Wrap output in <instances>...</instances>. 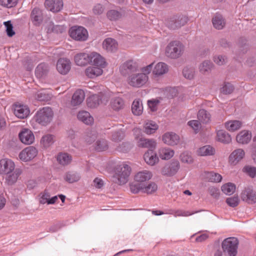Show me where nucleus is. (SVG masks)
<instances>
[{
	"label": "nucleus",
	"mask_w": 256,
	"mask_h": 256,
	"mask_svg": "<svg viewBox=\"0 0 256 256\" xmlns=\"http://www.w3.org/2000/svg\"><path fill=\"white\" fill-rule=\"evenodd\" d=\"M131 171L130 166L126 162L116 165L114 169L112 181L119 185L126 184L128 180Z\"/></svg>",
	"instance_id": "nucleus-1"
},
{
	"label": "nucleus",
	"mask_w": 256,
	"mask_h": 256,
	"mask_svg": "<svg viewBox=\"0 0 256 256\" xmlns=\"http://www.w3.org/2000/svg\"><path fill=\"white\" fill-rule=\"evenodd\" d=\"M91 64L103 69L107 66L105 58L100 54L92 52L89 53H81V66Z\"/></svg>",
	"instance_id": "nucleus-2"
},
{
	"label": "nucleus",
	"mask_w": 256,
	"mask_h": 256,
	"mask_svg": "<svg viewBox=\"0 0 256 256\" xmlns=\"http://www.w3.org/2000/svg\"><path fill=\"white\" fill-rule=\"evenodd\" d=\"M184 50V46L180 42L173 40L166 46L164 54L169 58L176 60L182 56Z\"/></svg>",
	"instance_id": "nucleus-3"
},
{
	"label": "nucleus",
	"mask_w": 256,
	"mask_h": 256,
	"mask_svg": "<svg viewBox=\"0 0 256 256\" xmlns=\"http://www.w3.org/2000/svg\"><path fill=\"white\" fill-rule=\"evenodd\" d=\"M54 117V112L50 107H44L39 110L34 116L36 122L42 126H46L50 124Z\"/></svg>",
	"instance_id": "nucleus-4"
},
{
	"label": "nucleus",
	"mask_w": 256,
	"mask_h": 256,
	"mask_svg": "<svg viewBox=\"0 0 256 256\" xmlns=\"http://www.w3.org/2000/svg\"><path fill=\"white\" fill-rule=\"evenodd\" d=\"M130 191L133 194L142 192L148 194H152L156 192L158 190V185L153 182L141 184H130Z\"/></svg>",
	"instance_id": "nucleus-5"
},
{
	"label": "nucleus",
	"mask_w": 256,
	"mask_h": 256,
	"mask_svg": "<svg viewBox=\"0 0 256 256\" xmlns=\"http://www.w3.org/2000/svg\"><path fill=\"white\" fill-rule=\"evenodd\" d=\"M148 80V76L140 72L131 73L128 77L127 82L132 87L140 88L144 86Z\"/></svg>",
	"instance_id": "nucleus-6"
},
{
	"label": "nucleus",
	"mask_w": 256,
	"mask_h": 256,
	"mask_svg": "<svg viewBox=\"0 0 256 256\" xmlns=\"http://www.w3.org/2000/svg\"><path fill=\"white\" fill-rule=\"evenodd\" d=\"M238 241L234 237L225 239L222 242V246L223 251L228 256H236L238 252Z\"/></svg>",
	"instance_id": "nucleus-7"
},
{
	"label": "nucleus",
	"mask_w": 256,
	"mask_h": 256,
	"mask_svg": "<svg viewBox=\"0 0 256 256\" xmlns=\"http://www.w3.org/2000/svg\"><path fill=\"white\" fill-rule=\"evenodd\" d=\"M133 132L138 146L149 149H154L156 148V142L154 140L146 138L143 137L139 138L138 135L141 133L140 130L139 128H134Z\"/></svg>",
	"instance_id": "nucleus-8"
},
{
	"label": "nucleus",
	"mask_w": 256,
	"mask_h": 256,
	"mask_svg": "<svg viewBox=\"0 0 256 256\" xmlns=\"http://www.w3.org/2000/svg\"><path fill=\"white\" fill-rule=\"evenodd\" d=\"M108 101V96L104 94H100L90 96L86 100V104L88 107L94 108L100 104H106Z\"/></svg>",
	"instance_id": "nucleus-9"
},
{
	"label": "nucleus",
	"mask_w": 256,
	"mask_h": 256,
	"mask_svg": "<svg viewBox=\"0 0 256 256\" xmlns=\"http://www.w3.org/2000/svg\"><path fill=\"white\" fill-rule=\"evenodd\" d=\"M152 173L148 170H142L136 174L134 176V182L130 184H144L146 182L151 180Z\"/></svg>",
	"instance_id": "nucleus-10"
},
{
	"label": "nucleus",
	"mask_w": 256,
	"mask_h": 256,
	"mask_svg": "<svg viewBox=\"0 0 256 256\" xmlns=\"http://www.w3.org/2000/svg\"><path fill=\"white\" fill-rule=\"evenodd\" d=\"M180 167V163L178 160L173 161L162 168L161 174L164 176H172L177 173Z\"/></svg>",
	"instance_id": "nucleus-11"
},
{
	"label": "nucleus",
	"mask_w": 256,
	"mask_h": 256,
	"mask_svg": "<svg viewBox=\"0 0 256 256\" xmlns=\"http://www.w3.org/2000/svg\"><path fill=\"white\" fill-rule=\"evenodd\" d=\"M80 106V91L76 90L73 94L70 103L69 105V108L71 110V114H77V118L78 120L80 119L79 114L80 110L76 112V110L78 109Z\"/></svg>",
	"instance_id": "nucleus-12"
},
{
	"label": "nucleus",
	"mask_w": 256,
	"mask_h": 256,
	"mask_svg": "<svg viewBox=\"0 0 256 256\" xmlns=\"http://www.w3.org/2000/svg\"><path fill=\"white\" fill-rule=\"evenodd\" d=\"M187 22V18L183 16H174L170 18L168 22V26L172 29L178 28L184 25Z\"/></svg>",
	"instance_id": "nucleus-13"
},
{
	"label": "nucleus",
	"mask_w": 256,
	"mask_h": 256,
	"mask_svg": "<svg viewBox=\"0 0 256 256\" xmlns=\"http://www.w3.org/2000/svg\"><path fill=\"white\" fill-rule=\"evenodd\" d=\"M162 140L165 144L170 146H174L179 143L180 138L178 135L174 132H167L162 136Z\"/></svg>",
	"instance_id": "nucleus-14"
},
{
	"label": "nucleus",
	"mask_w": 256,
	"mask_h": 256,
	"mask_svg": "<svg viewBox=\"0 0 256 256\" xmlns=\"http://www.w3.org/2000/svg\"><path fill=\"white\" fill-rule=\"evenodd\" d=\"M138 68V65L136 62L132 60H128L124 63L120 67V73L124 75L130 74Z\"/></svg>",
	"instance_id": "nucleus-15"
},
{
	"label": "nucleus",
	"mask_w": 256,
	"mask_h": 256,
	"mask_svg": "<svg viewBox=\"0 0 256 256\" xmlns=\"http://www.w3.org/2000/svg\"><path fill=\"white\" fill-rule=\"evenodd\" d=\"M37 154V150L34 146H28L23 150L19 154L20 158L24 162H28L34 158Z\"/></svg>",
	"instance_id": "nucleus-16"
},
{
	"label": "nucleus",
	"mask_w": 256,
	"mask_h": 256,
	"mask_svg": "<svg viewBox=\"0 0 256 256\" xmlns=\"http://www.w3.org/2000/svg\"><path fill=\"white\" fill-rule=\"evenodd\" d=\"M14 108V112L15 116L18 118L24 119L28 116L30 110L27 106L15 104Z\"/></svg>",
	"instance_id": "nucleus-17"
},
{
	"label": "nucleus",
	"mask_w": 256,
	"mask_h": 256,
	"mask_svg": "<svg viewBox=\"0 0 256 256\" xmlns=\"http://www.w3.org/2000/svg\"><path fill=\"white\" fill-rule=\"evenodd\" d=\"M245 156V152L242 148L234 150L228 158L229 162L232 165H236L241 161Z\"/></svg>",
	"instance_id": "nucleus-18"
},
{
	"label": "nucleus",
	"mask_w": 256,
	"mask_h": 256,
	"mask_svg": "<svg viewBox=\"0 0 256 256\" xmlns=\"http://www.w3.org/2000/svg\"><path fill=\"white\" fill-rule=\"evenodd\" d=\"M44 4L48 10L58 12L62 9L63 2L62 0H46Z\"/></svg>",
	"instance_id": "nucleus-19"
},
{
	"label": "nucleus",
	"mask_w": 256,
	"mask_h": 256,
	"mask_svg": "<svg viewBox=\"0 0 256 256\" xmlns=\"http://www.w3.org/2000/svg\"><path fill=\"white\" fill-rule=\"evenodd\" d=\"M58 72L62 74H66L70 69V62L66 58H60L56 64Z\"/></svg>",
	"instance_id": "nucleus-20"
},
{
	"label": "nucleus",
	"mask_w": 256,
	"mask_h": 256,
	"mask_svg": "<svg viewBox=\"0 0 256 256\" xmlns=\"http://www.w3.org/2000/svg\"><path fill=\"white\" fill-rule=\"evenodd\" d=\"M241 198L248 204H254L256 202V192L252 188H245L242 192Z\"/></svg>",
	"instance_id": "nucleus-21"
},
{
	"label": "nucleus",
	"mask_w": 256,
	"mask_h": 256,
	"mask_svg": "<svg viewBox=\"0 0 256 256\" xmlns=\"http://www.w3.org/2000/svg\"><path fill=\"white\" fill-rule=\"evenodd\" d=\"M22 174V170L19 168L14 169L13 171L7 173L5 178L6 184L8 186L14 184L18 180V176Z\"/></svg>",
	"instance_id": "nucleus-22"
},
{
	"label": "nucleus",
	"mask_w": 256,
	"mask_h": 256,
	"mask_svg": "<svg viewBox=\"0 0 256 256\" xmlns=\"http://www.w3.org/2000/svg\"><path fill=\"white\" fill-rule=\"evenodd\" d=\"M14 169V164L8 159H2L0 160V174H6Z\"/></svg>",
	"instance_id": "nucleus-23"
},
{
	"label": "nucleus",
	"mask_w": 256,
	"mask_h": 256,
	"mask_svg": "<svg viewBox=\"0 0 256 256\" xmlns=\"http://www.w3.org/2000/svg\"><path fill=\"white\" fill-rule=\"evenodd\" d=\"M145 162L150 166H153L158 162L159 158L156 154L152 150H147L144 155Z\"/></svg>",
	"instance_id": "nucleus-24"
},
{
	"label": "nucleus",
	"mask_w": 256,
	"mask_h": 256,
	"mask_svg": "<svg viewBox=\"0 0 256 256\" xmlns=\"http://www.w3.org/2000/svg\"><path fill=\"white\" fill-rule=\"evenodd\" d=\"M158 128V125L152 120H147L143 125V132L148 135L154 134Z\"/></svg>",
	"instance_id": "nucleus-25"
},
{
	"label": "nucleus",
	"mask_w": 256,
	"mask_h": 256,
	"mask_svg": "<svg viewBox=\"0 0 256 256\" xmlns=\"http://www.w3.org/2000/svg\"><path fill=\"white\" fill-rule=\"evenodd\" d=\"M19 137L21 142L26 144H32L34 139V137L32 132L28 129L24 130L20 133Z\"/></svg>",
	"instance_id": "nucleus-26"
},
{
	"label": "nucleus",
	"mask_w": 256,
	"mask_h": 256,
	"mask_svg": "<svg viewBox=\"0 0 256 256\" xmlns=\"http://www.w3.org/2000/svg\"><path fill=\"white\" fill-rule=\"evenodd\" d=\"M84 74L88 78H94L102 74L103 69L95 66H90L85 70Z\"/></svg>",
	"instance_id": "nucleus-27"
},
{
	"label": "nucleus",
	"mask_w": 256,
	"mask_h": 256,
	"mask_svg": "<svg viewBox=\"0 0 256 256\" xmlns=\"http://www.w3.org/2000/svg\"><path fill=\"white\" fill-rule=\"evenodd\" d=\"M214 67V65L212 62L209 60H205L200 64L198 70L201 74L206 75L210 72Z\"/></svg>",
	"instance_id": "nucleus-28"
},
{
	"label": "nucleus",
	"mask_w": 256,
	"mask_h": 256,
	"mask_svg": "<svg viewBox=\"0 0 256 256\" xmlns=\"http://www.w3.org/2000/svg\"><path fill=\"white\" fill-rule=\"evenodd\" d=\"M168 71V66L164 62H159L154 65L152 70V74L156 76H161Z\"/></svg>",
	"instance_id": "nucleus-29"
},
{
	"label": "nucleus",
	"mask_w": 256,
	"mask_h": 256,
	"mask_svg": "<svg viewBox=\"0 0 256 256\" xmlns=\"http://www.w3.org/2000/svg\"><path fill=\"white\" fill-rule=\"evenodd\" d=\"M49 66L45 63L39 64L35 70L36 76L38 78H44L49 72Z\"/></svg>",
	"instance_id": "nucleus-30"
},
{
	"label": "nucleus",
	"mask_w": 256,
	"mask_h": 256,
	"mask_svg": "<svg viewBox=\"0 0 256 256\" xmlns=\"http://www.w3.org/2000/svg\"><path fill=\"white\" fill-rule=\"evenodd\" d=\"M103 48L109 52H114L118 50L117 42L112 38L106 39L102 43Z\"/></svg>",
	"instance_id": "nucleus-31"
},
{
	"label": "nucleus",
	"mask_w": 256,
	"mask_h": 256,
	"mask_svg": "<svg viewBox=\"0 0 256 256\" xmlns=\"http://www.w3.org/2000/svg\"><path fill=\"white\" fill-rule=\"evenodd\" d=\"M203 178L207 181L212 182H219L222 180V176L214 172H206L202 174Z\"/></svg>",
	"instance_id": "nucleus-32"
},
{
	"label": "nucleus",
	"mask_w": 256,
	"mask_h": 256,
	"mask_svg": "<svg viewBox=\"0 0 256 256\" xmlns=\"http://www.w3.org/2000/svg\"><path fill=\"white\" fill-rule=\"evenodd\" d=\"M95 150L98 152H105L108 149L109 145L106 140L100 138L98 139L94 144Z\"/></svg>",
	"instance_id": "nucleus-33"
},
{
	"label": "nucleus",
	"mask_w": 256,
	"mask_h": 256,
	"mask_svg": "<svg viewBox=\"0 0 256 256\" xmlns=\"http://www.w3.org/2000/svg\"><path fill=\"white\" fill-rule=\"evenodd\" d=\"M251 133L246 130L240 132L236 136V140L238 142L242 144H248L251 140Z\"/></svg>",
	"instance_id": "nucleus-34"
},
{
	"label": "nucleus",
	"mask_w": 256,
	"mask_h": 256,
	"mask_svg": "<svg viewBox=\"0 0 256 256\" xmlns=\"http://www.w3.org/2000/svg\"><path fill=\"white\" fill-rule=\"evenodd\" d=\"M242 122L238 120H230L224 123L225 128L229 132H234L242 126Z\"/></svg>",
	"instance_id": "nucleus-35"
},
{
	"label": "nucleus",
	"mask_w": 256,
	"mask_h": 256,
	"mask_svg": "<svg viewBox=\"0 0 256 256\" xmlns=\"http://www.w3.org/2000/svg\"><path fill=\"white\" fill-rule=\"evenodd\" d=\"M31 18L35 25H39L43 20L42 11L38 8H34L31 13Z\"/></svg>",
	"instance_id": "nucleus-36"
},
{
	"label": "nucleus",
	"mask_w": 256,
	"mask_h": 256,
	"mask_svg": "<svg viewBox=\"0 0 256 256\" xmlns=\"http://www.w3.org/2000/svg\"><path fill=\"white\" fill-rule=\"evenodd\" d=\"M110 108L115 111H118L124 108V100L120 97L112 98L110 102Z\"/></svg>",
	"instance_id": "nucleus-37"
},
{
	"label": "nucleus",
	"mask_w": 256,
	"mask_h": 256,
	"mask_svg": "<svg viewBox=\"0 0 256 256\" xmlns=\"http://www.w3.org/2000/svg\"><path fill=\"white\" fill-rule=\"evenodd\" d=\"M212 23L214 27L217 30L222 29L226 25V21L220 14H216L212 18Z\"/></svg>",
	"instance_id": "nucleus-38"
},
{
	"label": "nucleus",
	"mask_w": 256,
	"mask_h": 256,
	"mask_svg": "<svg viewBox=\"0 0 256 256\" xmlns=\"http://www.w3.org/2000/svg\"><path fill=\"white\" fill-rule=\"evenodd\" d=\"M198 118L202 123L208 124L211 121V114L204 109H201L198 112Z\"/></svg>",
	"instance_id": "nucleus-39"
},
{
	"label": "nucleus",
	"mask_w": 256,
	"mask_h": 256,
	"mask_svg": "<svg viewBox=\"0 0 256 256\" xmlns=\"http://www.w3.org/2000/svg\"><path fill=\"white\" fill-rule=\"evenodd\" d=\"M158 153L162 160H169L174 156V152L170 148H162L159 149Z\"/></svg>",
	"instance_id": "nucleus-40"
},
{
	"label": "nucleus",
	"mask_w": 256,
	"mask_h": 256,
	"mask_svg": "<svg viewBox=\"0 0 256 256\" xmlns=\"http://www.w3.org/2000/svg\"><path fill=\"white\" fill-rule=\"evenodd\" d=\"M214 149L208 145L200 148L196 150V154L199 156H212L214 154Z\"/></svg>",
	"instance_id": "nucleus-41"
},
{
	"label": "nucleus",
	"mask_w": 256,
	"mask_h": 256,
	"mask_svg": "<svg viewBox=\"0 0 256 256\" xmlns=\"http://www.w3.org/2000/svg\"><path fill=\"white\" fill-rule=\"evenodd\" d=\"M216 139L224 144H228L232 141L230 136L224 130H219L217 132Z\"/></svg>",
	"instance_id": "nucleus-42"
},
{
	"label": "nucleus",
	"mask_w": 256,
	"mask_h": 256,
	"mask_svg": "<svg viewBox=\"0 0 256 256\" xmlns=\"http://www.w3.org/2000/svg\"><path fill=\"white\" fill-rule=\"evenodd\" d=\"M143 106L142 101L139 100H135L132 106V113L136 116H140L143 112Z\"/></svg>",
	"instance_id": "nucleus-43"
},
{
	"label": "nucleus",
	"mask_w": 256,
	"mask_h": 256,
	"mask_svg": "<svg viewBox=\"0 0 256 256\" xmlns=\"http://www.w3.org/2000/svg\"><path fill=\"white\" fill-rule=\"evenodd\" d=\"M58 163L62 166L68 164L72 160V156L67 153H60L56 158Z\"/></svg>",
	"instance_id": "nucleus-44"
},
{
	"label": "nucleus",
	"mask_w": 256,
	"mask_h": 256,
	"mask_svg": "<svg viewBox=\"0 0 256 256\" xmlns=\"http://www.w3.org/2000/svg\"><path fill=\"white\" fill-rule=\"evenodd\" d=\"M182 75L186 79L192 80L196 74L195 68L192 66H185L182 70Z\"/></svg>",
	"instance_id": "nucleus-45"
},
{
	"label": "nucleus",
	"mask_w": 256,
	"mask_h": 256,
	"mask_svg": "<svg viewBox=\"0 0 256 256\" xmlns=\"http://www.w3.org/2000/svg\"><path fill=\"white\" fill-rule=\"evenodd\" d=\"M81 122L87 125H91L94 123V120L90 114L86 111L81 112Z\"/></svg>",
	"instance_id": "nucleus-46"
},
{
	"label": "nucleus",
	"mask_w": 256,
	"mask_h": 256,
	"mask_svg": "<svg viewBox=\"0 0 256 256\" xmlns=\"http://www.w3.org/2000/svg\"><path fill=\"white\" fill-rule=\"evenodd\" d=\"M69 34L70 36L76 40H80V26H74L70 29Z\"/></svg>",
	"instance_id": "nucleus-47"
},
{
	"label": "nucleus",
	"mask_w": 256,
	"mask_h": 256,
	"mask_svg": "<svg viewBox=\"0 0 256 256\" xmlns=\"http://www.w3.org/2000/svg\"><path fill=\"white\" fill-rule=\"evenodd\" d=\"M236 190V186L234 184L228 182L222 186V190L225 194L230 195L232 194Z\"/></svg>",
	"instance_id": "nucleus-48"
},
{
	"label": "nucleus",
	"mask_w": 256,
	"mask_h": 256,
	"mask_svg": "<svg viewBox=\"0 0 256 256\" xmlns=\"http://www.w3.org/2000/svg\"><path fill=\"white\" fill-rule=\"evenodd\" d=\"M54 136L51 134H47L44 136L41 140L40 143L45 148H47L54 143Z\"/></svg>",
	"instance_id": "nucleus-49"
},
{
	"label": "nucleus",
	"mask_w": 256,
	"mask_h": 256,
	"mask_svg": "<svg viewBox=\"0 0 256 256\" xmlns=\"http://www.w3.org/2000/svg\"><path fill=\"white\" fill-rule=\"evenodd\" d=\"M234 86L230 82H224L220 89L221 93L224 94H231L234 90Z\"/></svg>",
	"instance_id": "nucleus-50"
},
{
	"label": "nucleus",
	"mask_w": 256,
	"mask_h": 256,
	"mask_svg": "<svg viewBox=\"0 0 256 256\" xmlns=\"http://www.w3.org/2000/svg\"><path fill=\"white\" fill-rule=\"evenodd\" d=\"M35 98L39 101H48L50 100V94L44 91H38L35 95Z\"/></svg>",
	"instance_id": "nucleus-51"
},
{
	"label": "nucleus",
	"mask_w": 256,
	"mask_h": 256,
	"mask_svg": "<svg viewBox=\"0 0 256 256\" xmlns=\"http://www.w3.org/2000/svg\"><path fill=\"white\" fill-rule=\"evenodd\" d=\"M180 160L182 162L186 164H192L194 159L190 154L188 152H184L180 156Z\"/></svg>",
	"instance_id": "nucleus-52"
},
{
	"label": "nucleus",
	"mask_w": 256,
	"mask_h": 256,
	"mask_svg": "<svg viewBox=\"0 0 256 256\" xmlns=\"http://www.w3.org/2000/svg\"><path fill=\"white\" fill-rule=\"evenodd\" d=\"M242 171L251 178L256 176V168L250 166H245Z\"/></svg>",
	"instance_id": "nucleus-53"
},
{
	"label": "nucleus",
	"mask_w": 256,
	"mask_h": 256,
	"mask_svg": "<svg viewBox=\"0 0 256 256\" xmlns=\"http://www.w3.org/2000/svg\"><path fill=\"white\" fill-rule=\"evenodd\" d=\"M188 124L192 128L195 133H198L201 128V124L198 120H192L189 121Z\"/></svg>",
	"instance_id": "nucleus-54"
},
{
	"label": "nucleus",
	"mask_w": 256,
	"mask_h": 256,
	"mask_svg": "<svg viewBox=\"0 0 256 256\" xmlns=\"http://www.w3.org/2000/svg\"><path fill=\"white\" fill-rule=\"evenodd\" d=\"M4 26L6 27V32L7 35L9 37H12L15 34V32L13 30V26L11 21L8 20L4 22Z\"/></svg>",
	"instance_id": "nucleus-55"
},
{
	"label": "nucleus",
	"mask_w": 256,
	"mask_h": 256,
	"mask_svg": "<svg viewBox=\"0 0 256 256\" xmlns=\"http://www.w3.org/2000/svg\"><path fill=\"white\" fill-rule=\"evenodd\" d=\"M213 60L216 64L222 66L226 63L227 59L224 56L217 54L214 56Z\"/></svg>",
	"instance_id": "nucleus-56"
},
{
	"label": "nucleus",
	"mask_w": 256,
	"mask_h": 256,
	"mask_svg": "<svg viewBox=\"0 0 256 256\" xmlns=\"http://www.w3.org/2000/svg\"><path fill=\"white\" fill-rule=\"evenodd\" d=\"M124 137V133L122 130L114 132L112 135V140L115 142L120 141Z\"/></svg>",
	"instance_id": "nucleus-57"
},
{
	"label": "nucleus",
	"mask_w": 256,
	"mask_h": 256,
	"mask_svg": "<svg viewBox=\"0 0 256 256\" xmlns=\"http://www.w3.org/2000/svg\"><path fill=\"white\" fill-rule=\"evenodd\" d=\"M108 18L111 20H118L120 16V13L114 10H110L107 13Z\"/></svg>",
	"instance_id": "nucleus-58"
},
{
	"label": "nucleus",
	"mask_w": 256,
	"mask_h": 256,
	"mask_svg": "<svg viewBox=\"0 0 256 256\" xmlns=\"http://www.w3.org/2000/svg\"><path fill=\"white\" fill-rule=\"evenodd\" d=\"M159 102L160 101L158 100L152 99L148 101V105L151 111L155 112L157 110Z\"/></svg>",
	"instance_id": "nucleus-59"
},
{
	"label": "nucleus",
	"mask_w": 256,
	"mask_h": 256,
	"mask_svg": "<svg viewBox=\"0 0 256 256\" xmlns=\"http://www.w3.org/2000/svg\"><path fill=\"white\" fill-rule=\"evenodd\" d=\"M154 62H152L150 64L143 66L140 68V71L141 74H144L146 76H148V75L152 72V68L154 66Z\"/></svg>",
	"instance_id": "nucleus-60"
},
{
	"label": "nucleus",
	"mask_w": 256,
	"mask_h": 256,
	"mask_svg": "<svg viewBox=\"0 0 256 256\" xmlns=\"http://www.w3.org/2000/svg\"><path fill=\"white\" fill-rule=\"evenodd\" d=\"M65 180L69 183H73L79 180V176L73 173H68L64 178Z\"/></svg>",
	"instance_id": "nucleus-61"
},
{
	"label": "nucleus",
	"mask_w": 256,
	"mask_h": 256,
	"mask_svg": "<svg viewBox=\"0 0 256 256\" xmlns=\"http://www.w3.org/2000/svg\"><path fill=\"white\" fill-rule=\"evenodd\" d=\"M175 217L176 216H188L192 215L194 212H191L189 211H184L182 210H176L171 213Z\"/></svg>",
	"instance_id": "nucleus-62"
},
{
	"label": "nucleus",
	"mask_w": 256,
	"mask_h": 256,
	"mask_svg": "<svg viewBox=\"0 0 256 256\" xmlns=\"http://www.w3.org/2000/svg\"><path fill=\"white\" fill-rule=\"evenodd\" d=\"M17 0H0V4L7 8H12L14 6Z\"/></svg>",
	"instance_id": "nucleus-63"
},
{
	"label": "nucleus",
	"mask_w": 256,
	"mask_h": 256,
	"mask_svg": "<svg viewBox=\"0 0 256 256\" xmlns=\"http://www.w3.org/2000/svg\"><path fill=\"white\" fill-rule=\"evenodd\" d=\"M226 202L230 206L235 207L238 204V198L236 196L229 198L226 199Z\"/></svg>",
	"instance_id": "nucleus-64"
}]
</instances>
